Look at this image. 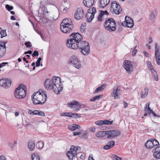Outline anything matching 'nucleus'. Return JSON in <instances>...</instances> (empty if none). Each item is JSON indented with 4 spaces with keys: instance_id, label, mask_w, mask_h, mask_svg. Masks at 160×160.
I'll list each match as a JSON object with an SVG mask.
<instances>
[{
    "instance_id": "f257e3e1",
    "label": "nucleus",
    "mask_w": 160,
    "mask_h": 160,
    "mask_svg": "<svg viewBox=\"0 0 160 160\" xmlns=\"http://www.w3.org/2000/svg\"><path fill=\"white\" fill-rule=\"evenodd\" d=\"M44 84L46 89H52L57 94H59L63 90L61 78L59 77H54L51 79H46Z\"/></svg>"
},
{
    "instance_id": "f03ea898",
    "label": "nucleus",
    "mask_w": 160,
    "mask_h": 160,
    "mask_svg": "<svg viewBox=\"0 0 160 160\" xmlns=\"http://www.w3.org/2000/svg\"><path fill=\"white\" fill-rule=\"evenodd\" d=\"M82 36L79 33H73L70 35V38L67 39L66 45L69 48L76 49L82 42Z\"/></svg>"
},
{
    "instance_id": "7ed1b4c3",
    "label": "nucleus",
    "mask_w": 160,
    "mask_h": 160,
    "mask_svg": "<svg viewBox=\"0 0 160 160\" xmlns=\"http://www.w3.org/2000/svg\"><path fill=\"white\" fill-rule=\"evenodd\" d=\"M32 98V101L34 104L42 105L46 101L47 94L45 91L38 92L33 94Z\"/></svg>"
},
{
    "instance_id": "20e7f679",
    "label": "nucleus",
    "mask_w": 160,
    "mask_h": 160,
    "mask_svg": "<svg viewBox=\"0 0 160 160\" xmlns=\"http://www.w3.org/2000/svg\"><path fill=\"white\" fill-rule=\"evenodd\" d=\"M26 86L23 84H20L14 92L15 97L18 99L24 98L26 95Z\"/></svg>"
},
{
    "instance_id": "39448f33",
    "label": "nucleus",
    "mask_w": 160,
    "mask_h": 160,
    "mask_svg": "<svg viewBox=\"0 0 160 160\" xmlns=\"http://www.w3.org/2000/svg\"><path fill=\"white\" fill-rule=\"evenodd\" d=\"M78 48L80 51L81 53L84 55L87 56L90 53V46L88 42H82L79 45Z\"/></svg>"
},
{
    "instance_id": "423d86ee",
    "label": "nucleus",
    "mask_w": 160,
    "mask_h": 160,
    "mask_svg": "<svg viewBox=\"0 0 160 160\" xmlns=\"http://www.w3.org/2000/svg\"><path fill=\"white\" fill-rule=\"evenodd\" d=\"M70 63L73 67L79 69L82 67L81 62L78 58L75 55H72L69 59Z\"/></svg>"
},
{
    "instance_id": "0eeeda50",
    "label": "nucleus",
    "mask_w": 160,
    "mask_h": 160,
    "mask_svg": "<svg viewBox=\"0 0 160 160\" xmlns=\"http://www.w3.org/2000/svg\"><path fill=\"white\" fill-rule=\"evenodd\" d=\"M116 24L114 20L112 18L108 19L106 21L104 24L105 28L110 32L114 31L116 29Z\"/></svg>"
},
{
    "instance_id": "6e6552de",
    "label": "nucleus",
    "mask_w": 160,
    "mask_h": 160,
    "mask_svg": "<svg viewBox=\"0 0 160 160\" xmlns=\"http://www.w3.org/2000/svg\"><path fill=\"white\" fill-rule=\"evenodd\" d=\"M80 150L79 147H75L74 146H72L69 151L67 153V156L68 158L70 160H72L73 158L76 155L78 152Z\"/></svg>"
},
{
    "instance_id": "1a4fd4ad",
    "label": "nucleus",
    "mask_w": 160,
    "mask_h": 160,
    "mask_svg": "<svg viewBox=\"0 0 160 160\" xmlns=\"http://www.w3.org/2000/svg\"><path fill=\"white\" fill-rule=\"evenodd\" d=\"M67 106L71 109L78 111L81 109L82 105L76 100H72L67 103Z\"/></svg>"
},
{
    "instance_id": "9d476101",
    "label": "nucleus",
    "mask_w": 160,
    "mask_h": 160,
    "mask_svg": "<svg viewBox=\"0 0 160 160\" xmlns=\"http://www.w3.org/2000/svg\"><path fill=\"white\" fill-rule=\"evenodd\" d=\"M110 11L113 13L118 14L121 12L122 9L116 1H113L111 2Z\"/></svg>"
},
{
    "instance_id": "9b49d317",
    "label": "nucleus",
    "mask_w": 160,
    "mask_h": 160,
    "mask_svg": "<svg viewBox=\"0 0 160 160\" xmlns=\"http://www.w3.org/2000/svg\"><path fill=\"white\" fill-rule=\"evenodd\" d=\"M123 66L124 69L128 74L133 72V67L132 62L129 61L125 60L123 62Z\"/></svg>"
},
{
    "instance_id": "f8f14e48",
    "label": "nucleus",
    "mask_w": 160,
    "mask_h": 160,
    "mask_svg": "<svg viewBox=\"0 0 160 160\" xmlns=\"http://www.w3.org/2000/svg\"><path fill=\"white\" fill-rule=\"evenodd\" d=\"M96 12V8L94 7L90 8L88 9V12L86 14L88 22H90L93 19L94 15Z\"/></svg>"
},
{
    "instance_id": "ddd939ff",
    "label": "nucleus",
    "mask_w": 160,
    "mask_h": 160,
    "mask_svg": "<svg viewBox=\"0 0 160 160\" xmlns=\"http://www.w3.org/2000/svg\"><path fill=\"white\" fill-rule=\"evenodd\" d=\"M106 135L107 136V138H112L118 137L121 134V132L119 130H108L106 131Z\"/></svg>"
},
{
    "instance_id": "4468645a",
    "label": "nucleus",
    "mask_w": 160,
    "mask_h": 160,
    "mask_svg": "<svg viewBox=\"0 0 160 160\" xmlns=\"http://www.w3.org/2000/svg\"><path fill=\"white\" fill-rule=\"evenodd\" d=\"M84 15L83 10L81 8H78L74 14V18L76 20H79L82 18Z\"/></svg>"
},
{
    "instance_id": "2eb2a0df",
    "label": "nucleus",
    "mask_w": 160,
    "mask_h": 160,
    "mask_svg": "<svg viewBox=\"0 0 160 160\" xmlns=\"http://www.w3.org/2000/svg\"><path fill=\"white\" fill-rule=\"evenodd\" d=\"M122 25L124 27L132 28L134 25L133 20L132 19L126 16L125 18V21L122 22Z\"/></svg>"
},
{
    "instance_id": "dca6fc26",
    "label": "nucleus",
    "mask_w": 160,
    "mask_h": 160,
    "mask_svg": "<svg viewBox=\"0 0 160 160\" xmlns=\"http://www.w3.org/2000/svg\"><path fill=\"white\" fill-rule=\"evenodd\" d=\"M159 144L158 141L155 139H151L146 143V146L148 148H152L155 146Z\"/></svg>"
},
{
    "instance_id": "f3484780",
    "label": "nucleus",
    "mask_w": 160,
    "mask_h": 160,
    "mask_svg": "<svg viewBox=\"0 0 160 160\" xmlns=\"http://www.w3.org/2000/svg\"><path fill=\"white\" fill-rule=\"evenodd\" d=\"M11 84V80L8 79H2L0 80V86L7 88L10 87Z\"/></svg>"
},
{
    "instance_id": "a211bd4d",
    "label": "nucleus",
    "mask_w": 160,
    "mask_h": 160,
    "mask_svg": "<svg viewBox=\"0 0 160 160\" xmlns=\"http://www.w3.org/2000/svg\"><path fill=\"white\" fill-rule=\"evenodd\" d=\"M73 27L60 25V28L62 31L64 33H69L72 31Z\"/></svg>"
},
{
    "instance_id": "6ab92c4d",
    "label": "nucleus",
    "mask_w": 160,
    "mask_h": 160,
    "mask_svg": "<svg viewBox=\"0 0 160 160\" xmlns=\"http://www.w3.org/2000/svg\"><path fill=\"white\" fill-rule=\"evenodd\" d=\"M61 24L73 27V24L71 19L69 18H66L64 19L62 21Z\"/></svg>"
},
{
    "instance_id": "aec40b11",
    "label": "nucleus",
    "mask_w": 160,
    "mask_h": 160,
    "mask_svg": "<svg viewBox=\"0 0 160 160\" xmlns=\"http://www.w3.org/2000/svg\"><path fill=\"white\" fill-rule=\"evenodd\" d=\"M154 157L157 159H160V146L157 147L152 150Z\"/></svg>"
},
{
    "instance_id": "412c9836",
    "label": "nucleus",
    "mask_w": 160,
    "mask_h": 160,
    "mask_svg": "<svg viewBox=\"0 0 160 160\" xmlns=\"http://www.w3.org/2000/svg\"><path fill=\"white\" fill-rule=\"evenodd\" d=\"M108 14V13L107 10L100 11V13L98 15V17L97 20L98 21L100 22L103 20L104 18L105 15H107Z\"/></svg>"
},
{
    "instance_id": "4be33fe9",
    "label": "nucleus",
    "mask_w": 160,
    "mask_h": 160,
    "mask_svg": "<svg viewBox=\"0 0 160 160\" xmlns=\"http://www.w3.org/2000/svg\"><path fill=\"white\" fill-rule=\"evenodd\" d=\"M120 90L118 89L117 87H114L113 88V91L111 93V95L113 96L114 95V98L116 99L119 98L120 94Z\"/></svg>"
},
{
    "instance_id": "5701e85b",
    "label": "nucleus",
    "mask_w": 160,
    "mask_h": 160,
    "mask_svg": "<svg viewBox=\"0 0 160 160\" xmlns=\"http://www.w3.org/2000/svg\"><path fill=\"white\" fill-rule=\"evenodd\" d=\"M6 52L5 43L2 45L0 44V58L3 56Z\"/></svg>"
},
{
    "instance_id": "b1692460",
    "label": "nucleus",
    "mask_w": 160,
    "mask_h": 160,
    "mask_svg": "<svg viewBox=\"0 0 160 160\" xmlns=\"http://www.w3.org/2000/svg\"><path fill=\"white\" fill-rule=\"evenodd\" d=\"M110 1V0H99V7L101 8H104L109 4Z\"/></svg>"
},
{
    "instance_id": "393cba45",
    "label": "nucleus",
    "mask_w": 160,
    "mask_h": 160,
    "mask_svg": "<svg viewBox=\"0 0 160 160\" xmlns=\"http://www.w3.org/2000/svg\"><path fill=\"white\" fill-rule=\"evenodd\" d=\"M115 145V142L113 140H111L108 142L107 144L104 146L103 148L105 150H108L112 147Z\"/></svg>"
},
{
    "instance_id": "a878e982",
    "label": "nucleus",
    "mask_w": 160,
    "mask_h": 160,
    "mask_svg": "<svg viewBox=\"0 0 160 160\" xmlns=\"http://www.w3.org/2000/svg\"><path fill=\"white\" fill-rule=\"evenodd\" d=\"M94 2V0H84L83 3L87 7H91Z\"/></svg>"
},
{
    "instance_id": "bb28decb",
    "label": "nucleus",
    "mask_w": 160,
    "mask_h": 160,
    "mask_svg": "<svg viewBox=\"0 0 160 160\" xmlns=\"http://www.w3.org/2000/svg\"><path fill=\"white\" fill-rule=\"evenodd\" d=\"M157 12V10L156 9L152 11L149 15V19L152 21H154L156 18Z\"/></svg>"
},
{
    "instance_id": "cd10ccee",
    "label": "nucleus",
    "mask_w": 160,
    "mask_h": 160,
    "mask_svg": "<svg viewBox=\"0 0 160 160\" xmlns=\"http://www.w3.org/2000/svg\"><path fill=\"white\" fill-rule=\"evenodd\" d=\"M38 12L39 14L42 15H45L48 13L47 9L44 6L42 7L40 6Z\"/></svg>"
},
{
    "instance_id": "c85d7f7f",
    "label": "nucleus",
    "mask_w": 160,
    "mask_h": 160,
    "mask_svg": "<svg viewBox=\"0 0 160 160\" xmlns=\"http://www.w3.org/2000/svg\"><path fill=\"white\" fill-rule=\"evenodd\" d=\"M35 144L34 141H30L28 142V147L29 151H32L35 148Z\"/></svg>"
},
{
    "instance_id": "c756f323",
    "label": "nucleus",
    "mask_w": 160,
    "mask_h": 160,
    "mask_svg": "<svg viewBox=\"0 0 160 160\" xmlns=\"http://www.w3.org/2000/svg\"><path fill=\"white\" fill-rule=\"evenodd\" d=\"M148 89L147 88H145L142 90L140 93L141 97L143 98H145L148 95Z\"/></svg>"
},
{
    "instance_id": "7c9ffc66",
    "label": "nucleus",
    "mask_w": 160,
    "mask_h": 160,
    "mask_svg": "<svg viewBox=\"0 0 160 160\" xmlns=\"http://www.w3.org/2000/svg\"><path fill=\"white\" fill-rule=\"evenodd\" d=\"M80 126L75 124H72L68 126V128L70 130L74 131L76 129H79Z\"/></svg>"
},
{
    "instance_id": "2f4dec72",
    "label": "nucleus",
    "mask_w": 160,
    "mask_h": 160,
    "mask_svg": "<svg viewBox=\"0 0 160 160\" xmlns=\"http://www.w3.org/2000/svg\"><path fill=\"white\" fill-rule=\"evenodd\" d=\"M106 87V85L105 84H103L101 85V86L97 88H96L95 90L94 91V93H96L99 92H100L101 91H102L104 90V89Z\"/></svg>"
},
{
    "instance_id": "473e14b6",
    "label": "nucleus",
    "mask_w": 160,
    "mask_h": 160,
    "mask_svg": "<svg viewBox=\"0 0 160 160\" xmlns=\"http://www.w3.org/2000/svg\"><path fill=\"white\" fill-rule=\"evenodd\" d=\"M106 131H100L96 133V136L98 138H102L105 136L106 135Z\"/></svg>"
},
{
    "instance_id": "72a5a7b5",
    "label": "nucleus",
    "mask_w": 160,
    "mask_h": 160,
    "mask_svg": "<svg viewBox=\"0 0 160 160\" xmlns=\"http://www.w3.org/2000/svg\"><path fill=\"white\" fill-rule=\"evenodd\" d=\"M146 64L148 68L151 71L152 73L153 71H155L151 62L150 61H147L146 62Z\"/></svg>"
},
{
    "instance_id": "f704fd0d",
    "label": "nucleus",
    "mask_w": 160,
    "mask_h": 160,
    "mask_svg": "<svg viewBox=\"0 0 160 160\" xmlns=\"http://www.w3.org/2000/svg\"><path fill=\"white\" fill-rule=\"evenodd\" d=\"M40 156L37 153H33L31 154V159L32 160H40Z\"/></svg>"
},
{
    "instance_id": "c9c22d12",
    "label": "nucleus",
    "mask_w": 160,
    "mask_h": 160,
    "mask_svg": "<svg viewBox=\"0 0 160 160\" xmlns=\"http://www.w3.org/2000/svg\"><path fill=\"white\" fill-rule=\"evenodd\" d=\"M149 103H147L146 104L144 108V111L149 113H151V112H152V110L149 107Z\"/></svg>"
},
{
    "instance_id": "e433bc0d",
    "label": "nucleus",
    "mask_w": 160,
    "mask_h": 160,
    "mask_svg": "<svg viewBox=\"0 0 160 160\" xmlns=\"http://www.w3.org/2000/svg\"><path fill=\"white\" fill-rule=\"evenodd\" d=\"M103 97L102 95H97L93 97L91 99L90 101L92 102H94L97 100H99L100 98H102Z\"/></svg>"
},
{
    "instance_id": "4c0bfd02",
    "label": "nucleus",
    "mask_w": 160,
    "mask_h": 160,
    "mask_svg": "<svg viewBox=\"0 0 160 160\" xmlns=\"http://www.w3.org/2000/svg\"><path fill=\"white\" fill-rule=\"evenodd\" d=\"M155 57L157 63L158 65H160V54H155Z\"/></svg>"
},
{
    "instance_id": "58836bf2",
    "label": "nucleus",
    "mask_w": 160,
    "mask_h": 160,
    "mask_svg": "<svg viewBox=\"0 0 160 160\" xmlns=\"http://www.w3.org/2000/svg\"><path fill=\"white\" fill-rule=\"evenodd\" d=\"M35 115H38L40 116H45V114L44 112L39 110H35Z\"/></svg>"
},
{
    "instance_id": "ea45409f",
    "label": "nucleus",
    "mask_w": 160,
    "mask_h": 160,
    "mask_svg": "<svg viewBox=\"0 0 160 160\" xmlns=\"http://www.w3.org/2000/svg\"><path fill=\"white\" fill-rule=\"evenodd\" d=\"M4 106L3 109L5 111L6 113H8V112H11V108L10 107L7 105H4Z\"/></svg>"
},
{
    "instance_id": "a19ab883",
    "label": "nucleus",
    "mask_w": 160,
    "mask_h": 160,
    "mask_svg": "<svg viewBox=\"0 0 160 160\" xmlns=\"http://www.w3.org/2000/svg\"><path fill=\"white\" fill-rule=\"evenodd\" d=\"M152 73L154 75V79L156 81H158V75L155 71H153L152 72Z\"/></svg>"
},
{
    "instance_id": "79ce46f5",
    "label": "nucleus",
    "mask_w": 160,
    "mask_h": 160,
    "mask_svg": "<svg viewBox=\"0 0 160 160\" xmlns=\"http://www.w3.org/2000/svg\"><path fill=\"white\" fill-rule=\"evenodd\" d=\"M62 6L63 7L69 8L70 7V4L66 1H64L62 4Z\"/></svg>"
},
{
    "instance_id": "37998d69",
    "label": "nucleus",
    "mask_w": 160,
    "mask_h": 160,
    "mask_svg": "<svg viewBox=\"0 0 160 160\" xmlns=\"http://www.w3.org/2000/svg\"><path fill=\"white\" fill-rule=\"evenodd\" d=\"M159 46L158 45L157 43L155 44V54H159Z\"/></svg>"
},
{
    "instance_id": "c03bdc74",
    "label": "nucleus",
    "mask_w": 160,
    "mask_h": 160,
    "mask_svg": "<svg viewBox=\"0 0 160 160\" xmlns=\"http://www.w3.org/2000/svg\"><path fill=\"white\" fill-rule=\"evenodd\" d=\"M80 30L82 32H84L86 29V24L84 23H82L80 27Z\"/></svg>"
},
{
    "instance_id": "a18cd8bd",
    "label": "nucleus",
    "mask_w": 160,
    "mask_h": 160,
    "mask_svg": "<svg viewBox=\"0 0 160 160\" xmlns=\"http://www.w3.org/2000/svg\"><path fill=\"white\" fill-rule=\"evenodd\" d=\"M43 145L44 143L42 141L39 142L37 144V146L39 149L42 148L43 147Z\"/></svg>"
},
{
    "instance_id": "49530a36",
    "label": "nucleus",
    "mask_w": 160,
    "mask_h": 160,
    "mask_svg": "<svg viewBox=\"0 0 160 160\" xmlns=\"http://www.w3.org/2000/svg\"><path fill=\"white\" fill-rule=\"evenodd\" d=\"M0 34L1 35V38H2L6 36L7 35L6 32L5 30H2Z\"/></svg>"
},
{
    "instance_id": "de8ad7c7",
    "label": "nucleus",
    "mask_w": 160,
    "mask_h": 160,
    "mask_svg": "<svg viewBox=\"0 0 160 160\" xmlns=\"http://www.w3.org/2000/svg\"><path fill=\"white\" fill-rule=\"evenodd\" d=\"M95 124L98 126L102 125H103V120H100L96 121Z\"/></svg>"
},
{
    "instance_id": "09e8293b",
    "label": "nucleus",
    "mask_w": 160,
    "mask_h": 160,
    "mask_svg": "<svg viewBox=\"0 0 160 160\" xmlns=\"http://www.w3.org/2000/svg\"><path fill=\"white\" fill-rule=\"evenodd\" d=\"M103 124L105 125H111L112 123V121L111 122L109 121V120H103Z\"/></svg>"
},
{
    "instance_id": "8fccbe9b",
    "label": "nucleus",
    "mask_w": 160,
    "mask_h": 160,
    "mask_svg": "<svg viewBox=\"0 0 160 160\" xmlns=\"http://www.w3.org/2000/svg\"><path fill=\"white\" fill-rule=\"evenodd\" d=\"M72 118H79L81 117V114L78 113H72Z\"/></svg>"
},
{
    "instance_id": "3c124183",
    "label": "nucleus",
    "mask_w": 160,
    "mask_h": 160,
    "mask_svg": "<svg viewBox=\"0 0 160 160\" xmlns=\"http://www.w3.org/2000/svg\"><path fill=\"white\" fill-rule=\"evenodd\" d=\"M42 60V58H41L39 57L37 60L36 62V66L37 67H39L40 64V62Z\"/></svg>"
},
{
    "instance_id": "603ef678",
    "label": "nucleus",
    "mask_w": 160,
    "mask_h": 160,
    "mask_svg": "<svg viewBox=\"0 0 160 160\" xmlns=\"http://www.w3.org/2000/svg\"><path fill=\"white\" fill-rule=\"evenodd\" d=\"M5 8L8 11L13 9V7L12 6H10L8 4H6L5 6Z\"/></svg>"
},
{
    "instance_id": "864d4df0",
    "label": "nucleus",
    "mask_w": 160,
    "mask_h": 160,
    "mask_svg": "<svg viewBox=\"0 0 160 160\" xmlns=\"http://www.w3.org/2000/svg\"><path fill=\"white\" fill-rule=\"evenodd\" d=\"M113 160H122V159L121 158L118 157V156L116 155H113Z\"/></svg>"
},
{
    "instance_id": "5fc2aeb1",
    "label": "nucleus",
    "mask_w": 160,
    "mask_h": 160,
    "mask_svg": "<svg viewBox=\"0 0 160 160\" xmlns=\"http://www.w3.org/2000/svg\"><path fill=\"white\" fill-rule=\"evenodd\" d=\"M137 46H136L134 48V49L132 51V56H134L136 54L137 52V50L136 49V48Z\"/></svg>"
},
{
    "instance_id": "6e6d98bb",
    "label": "nucleus",
    "mask_w": 160,
    "mask_h": 160,
    "mask_svg": "<svg viewBox=\"0 0 160 160\" xmlns=\"http://www.w3.org/2000/svg\"><path fill=\"white\" fill-rule=\"evenodd\" d=\"M35 110L32 111L31 110H29L28 111V113L29 114H31L32 115H35Z\"/></svg>"
},
{
    "instance_id": "4d7b16f0",
    "label": "nucleus",
    "mask_w": 160,
    "mask_h": 160,
    "mask_svg": "<svg viewBox=\"0 0 160 160\" xmlns=\"http://www.w3.org/2000/svg\"><path fill=\"white\" fill-rule=\"evenodd\" d=\"M38 55L39 53L37 51H35L32 54V57H34L35 56H38Z\"/></svg>"
},
{
    "instance_id": "13d9d810",
    "label": "nucleus",
    "mask_w": 160,
    "mask_h": 160,
    "mask_svg": "<svg viewBox=\"0 0 160 160\" xmlns=\"http://www.w3.org/2000/svg\"><path fill=\"white\" fill-rule=\"evenodd\" d=\"M81 133V131H79L78 132H73V135L74 136L78 135H80Z\"/></svg>"
},
{
    "instance_id": "bf43d9fd",
    "label": "nucleus",
    "mask_w": 160,
    "mask_h": 160,
    "mask_svg": "<svg viewBox=\"0 0 160 160\" xmlns=\"http://www.w3.org/2000/svg\"><path fill=\"white\" fill-rule=\"evenodd\" d=\"M31 43L29 42H26L25 43V45L27 46L28 48H29L31 47V45H30Z\"/></svg>"
},
{
    "instance_id": "052dcab7",
    "label": "nucleus",
    "mask_w": 160,
    "mask_h": 160,
    "mask_svg": "<svg viewBox=\"0 0 160 160\" xmlns=\"http://www.w3.org/2000/svg\"><path fill=\"white\" fill-rule=\"evenodd\" d=\"M72 112H67V117H72Z\"/></svg>"
},
{
    "instance_id": "680f3d73",
    "label": "nucleus",
    "mask_w": 160,
    "mask_h": 160,
    "mask_svg": "<svg viewBox=\"0 0 160 160\" xmlns=\"http://www.w3.org/2000/svg\"><path fill=\"white\" fill-rule=\"evenodd\" d=\"M8 64L7 62H2V63L0 64V68L3 67L5 66L6 64Z\"/></svg>"
},
{
    "instance_id": "e2e57ef3",
    "label": "nucleus",
    "mask_w": 160,
    "mask_h": 160,
    "mask_svg": "<svg viewBox=\"0 0 160 160\" xmlns=\"http://www.w3.org/2000/svg\"><path fill=\"white\" fill-rule=\"evenodd\" d=\"M69 8H66V7H64L63 9V13H66L68 11Z\"/></svg>"
},
{
    "instance_id": "0e129e2a",
    "label": "nucleus",
    "mask_w": 160,
    "mask_h": 160,
    "mask_svg": "<svg viewBox=\"0 0 160 160\" xmlns=\"http://www.w3.org/2000/svg\"><path fill=\"white\" fill-rule=\"evenodd\" d=\"M0 160H7L6 158L3 155L0 156Z\"/></svg>"
},
{
    "instance_id": "69168bd1",
    "label": "nucleus",
    "mask_w": 160,
    "mask_h": 160,
    "mask_svg": "<svg viewBox=\"0 0 160 160\" xmlns=\"http://www.w3.org/2000/svg\"><path fill=\"white\" fill-rule=\"evenodd\" d=\"M143 53L145 55V56L146 57H148L149 56V53L145 52V51H144L143 52Z\"/></svg>"
},
{
    "instance_id": "338daca9",
    "label": "nucleus",
    "mask_w": 160,
    "mask_h": 160,
    "mask_svg": "<svg viewBox=\"0 0 160 160\" xmlns=\"http://www.w3.org/2000/svg\"><path fill=\"white\" fill-rule=\"evenodd\" d=\"M95 128L94 127H91L90 128V130L92 132H95Z\"/></svg>"
},
{
    "instance_id": "774afa93",
    "label": "nucleus",
    "mask_w": 160,
    "mask_h": 160,
    "mask_svg": "<svg viewBox=\"0 0 160 160\" xmlns=\"http://www.w3.org/2000/svg\"><path fill=\"white\" fill-rule=\"evenodd\" d=\"M19 112L18 111L15 112L14 113V115L15 117L18 116L19 114Z\"/></svg>"
}]
</instances>
